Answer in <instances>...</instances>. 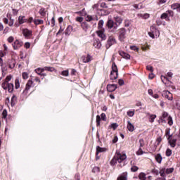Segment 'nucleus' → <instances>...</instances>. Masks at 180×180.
I'll list each match as a JSON object with an SVG mask.
<instances>
[{
  "label": "nucleus",
  "instance_id": "nucleus-1",
  "mask_svg": "<svg viewBox=\"0 0 180 180\" xmlns=\"http://www.w3.org/2000/svg\"><path fill=\"white\" fill-rule=\"evenodd\" d=\"M115 21V22L113 21V20H108V29H115V30H116L119 26H120V25H122V22H123V18H122V17L120 16H115L114 17Z\"/></svg>",
  "mask_w": 180,
  "mask_h": 180
},
{
  "label": "nucleus",
  "instance_id": "nucleus-2",
  "mask_svg": "<svg viewBox=\"0 0 180 180\" xmlns=\"http://www.w3.org/2000/svg\"><path fill=\"white\" fill-rule=\"evenodd\" d=\"M119 77V70L117 69V66L116 63H113L112 64V70L110 72V78L111 80L117 79Z\"/></svg>",
  "mask_w": 180,
  "mask_h": 180
},
{
  "label": "nucleus",
  "instance_id": "nucleus-3",
  "mask_svg": "<svg viewBox=\"0 0 180 180\" xmlns=\"http://www.w3.org/2000/svg\"><path fill=\"white\" fill-rule=\"evenodd\" d=\"M148 34L151 39H157L160 37V31L155 28L154 26L150 27V31L148 32Z\"/></svg>",
  "mask_w": 180,
  "mask_h": 180
},
{
  "label": "nucleus",
  "instance_id": "nucleus-4",
  "mask_svg": "<svg viewBox=\"0 0 180 180\" xmlns=\"http://www.w3.org/2000/svg\"><path fill=\"white\" fill-rule=\"evenodd\" d=\"M127 37V31L124 28H120L118 30V39L120 41H123Z\"/></svg>",
  "mask_w": 180,
  "mask_h": 180
},
{
  "label": "nucleus",
  "instance_id": "nucleus-5",
  "mask_svg": "<svg viewBox=\"0 0 180 180\" xmlns=\"http://www.w3.org/2000/svg\"><path fill=\"white\" fill-rule=\"evenodd\" d=\"M33 86H34V83H33V81L30 79L28 80L23 91V94L27 95L29 94V91H30V88H33Z\"/></svg>",
  "mask_w": 180,
  "mask_h": 180
},
{
  "label": "nucleus",
  "instance_id": "nucleus-6",
  "mask_svg": "<svg viewBox=\"0 0 180 180\" xmlns=\"http://www.w3.org/2000/svg\"><path fill=\"white\" fill-rule=\"evenodd\" d=\"M1 86L4 89H8V92H13V84L4 82L1 84Z\"/></svg>",
  "mask_w": 180,
  "mask_h": 180
},
{
  "label": "nucleus",
  "instance_id": "nucleus-7",
  "mask_svg": "<svg viewBox=\"0 0 180 180\" xmlns=\"http://www.w3.org/2000/svg\"><path fill=\"white\" fill-rule=\"evenodd\" d=\"M115 157L117 160V162L120 164V162H123L126 158H127V156L124 153H116Z\"/></svg>",
  "mask_w": 180,
  "mask_h": 180
},
{
  "label": "nucleus",
  "instance_id": "nucleus-8",
  "mask_svg": "<svg viewBox=\"0 0 180 180\" xmlns=\"http://www.w3.org/2000/svg\"><path fill=\"white\" fill-rule=\"evenodd\" d=\"M169 16H174V12L172 11H168L161 15V19H165V20H169Z\"/></svg>",
  "mask_w": 180,
  "mask_h": 180
},
{
  "label": "nucleus",
  "instance_id": "nucleus-9",
  "mask_svg": "<svg viewBox=\"0 0 180 180\" xmlns=\"http://www.w3.org/2000/svg\"><path fill=\"white\" fill-rule=\"evenodd\" d=\"M113 44H116V39L114 37H109L107 41L106 48L109 49Z\"/></svg>",
  "mask_w": 180,
  "mask_h": 180
},
{
  "label": "nucleus",
  "instance_id": "nucleus-10",
  "mask_svg": "<svg viewBox=\"0 0 180 180\" xmlns=\"http://www.w3.org/2000/svg\"><path fill=\"white\" fill-rule=\"evenodd\" d=\"M12 46L14 50H19L23 46V42L17 39L13 43Z\"/></svg>",
  "mask_w": 180,
  "mask_h": 180
},
{
  "label": "nucleus",
  "instance_id": "nucleus-11",
  "mask_svg": "<svg viewBox=\"0 0 180 180\" xmlns=\"http://www.w3.org/2000/svg\"><path fill=\"white\" fill-rule=\"evenodd\" d=\"M162 96L168 99V101H172V94L169 91H163L162 93Z\"/></svg>",
  "mask_w": 180,
  "mask_h": 180
},
{
  "label": "nucleus",
  "instance_id": "nucleus-12",
  "mask_svg": "<svg viewBox=\"0 0 180 180\" xmlns=\"http://www.w3.org/2000/svg\"><path fill=\"white\" fill-rule=\"evenodd\" d=\"M172 172H174V167L164 169L163 170L160 171V175H161V176H164V173H165V174H172Z\"/></svg>",
  "mask_w": 180,
  "mask_h": 180
},
{
  "label": "nucleus",
  "instance_id": "nucleus-13",
  "mask_svg": "<svg viewBox=\"0 0 180 180\" xmlns=\"http://www.w3.org/2000/svg\"><path fill=\"white\" fill-rule=\"evenodd\" d=\"M117 89V84H108L107 85V91L108 92H115Z\"/></svg>",
  "mask_w": 180,
  "mask_h": 180
},
{
  "label": "nucleus",
  "instance_id": "nucleus-14",
  "mask_svg": "<svg viewBox=\"0 0 180 180\" xmlns=\"http://www.w3.org/2000/svg\"><path fill=\"white\" fill-rule=\"evenodd\" d=\"M93 46L95 49H101V47H102V44L99 39H94Z\"/></svg>",
  "mask_w": 180,
  "mask_h": 180
},
{
  "label": "nucleus",
  "instance_id": "nucleus-15",
  "mask_svg": "<svg viewBox=\"0 0 180 180\" xmlns=\"http://www.w3.org/2000/svg\"><path fill=\"white\" fill-rule=\"evenodd\" d=\"M168 141H169V143L170 144L171 147L174 148L176 146V139H172V136H169Z\"/></svg>",
  "mask_w": 180,
  "mask_h": 180
},
{
  "label": "nucleus",
  "instance_id": "nucleus-16",
  "mask_svg": "<svg viewBox=\"0 0 180 180\" xmlns=\"http://www.w3.org/2000/svg\"><path fill=\"white\" fill-rule=\"evenodd\" d=\"M172 9H173L174 11H176V12L180 13V4L179 3H175L173 4L171 6Z\"/></svg>",
  "mask_w": 180,
  "mask_h": 180
},
{
  "label": "nucleus",
  "instance_id": "nucleus-17",
  "mask_svg": "<svg viewBox=\"0 0 180 180\" xmlns=\"http://www.w3.org/2000/svg\"><path fill=\"white\" fill-rule=\"evenodd\" d=\"M97 34L98 37L102 39V40H106V35L105 34V32H103V30L97 31Z\"/></svg>",
  "mask_w": 180,
  "mask_h": 180
},
{
  "label": "nucleus",
  "instance_id": "nucleus-18",
  "mask_svg": "<svg viewBox=\"0 0 180 180\" xmlns=\"http://www.w3.org/2000/svg\"><path fill=\"white\" fill-rule=\"evenodd\" d=\"M82 61H83V63H89V61H91L92 57H91L89 55H86V56H82Z\"/></svg>",
  "mask_w": 180,
  "mask_h": 180
},
{
  "label": "nucleus",
  "instance_id": "nucleus-19",
  "mask_svg": "<svg viewBox=\"0 0 180 180\" xmlns=\"http://www.w3.org/2000/svg\"><path fill=\"white\" fill-rule=\"evenodd\" d=\"M131 9H143V4L142 3H139V4H133L132 5H131Z\"/></svg>",
  "mask_w": 180,
  "mask_h": 180
},
{
  "label": "nucleus",
  "instance_id": "nucleus-20",
  "mask_svg": "<svg viewBox=\"0 0 180 180\" xmlns=\"http://www.w3.org/2000/svg\"><path fill=\"white\" fill-rule=\"evenodd\" d=\"M120 56L123 57V58H126V60H130V55L129 53H125L124 51H120L119 52Z\"/></svg>",
  "mask_w": 180,
  "mask_h": 180
},
{
  "label": "nucleus",
  "instance_id": "nucleus-21",
  "mask_svg": "<svg viewBox=\"0 0 180 180\" xmlns=\"http://www.w3.org/2000/svg\"><path fill=\"white\" fill-rule=\"evenodd\" d=\"M19 25H23V23H26L27 22V19L25 16H19L18 17Z\"/></svg>",
  "mask_w": 180,
  "mask_h": 180
},
{
  "label": "nucleus",
  "instance_id": "nucleus-22",
  "mask_svg": "<svg viewBox=\"0 0 180 180\" xmlns=\"http://www.w3.org/2000/svg\"><path fill=\"white\" fill-rule=\"evenodd\" d=\"M161 80L162 82H163V84H165V85H166L167 86H168V84H171V82H169L168 78H167V77L165 76H161Z\"/></svg>",
  "mask_w": 180,
  "mask_h": 180
},
{
  "label": "nucleus",
  "instance_id": "nucleus-23",
  "mask_svg": "<svg viewBox=\"0 0 180 180\" xmlns=\"http://www.w3.org/2000/svg\"><path fill=\"white\" fill-rule=\"evenodd\" d=\"M72 29H73L72 26L71 25L68 26V27L65 31V36H70L71 34V32H72Z\"/></svg>",
  "mask_w": 180,
  "mask_h": 180
},
{
  "label": "nucleus",
  "instance_id": "nucleus-24",
  "mask_svg": "<svg viewBox=\"0 0 180 180\" xmlns=\"http://www.w3.org/2000/svg\"><path fill=\"white\" fill-rule=\"evenodd\" d=\"M129 131H134V125L131 124L130 121L127 122V126Z\"/></svg>",
  "mask_w": 180,
  "mask_h": 180
},
{
  "label": "nucleus",
  "instance_id": "nucleus-25",
  "mask_svg": "<svg viewBox=\"0 0 180 180\" xmlns=\"http://www.w3.org/2000/svg\"><path fill=\"white\" fill-rule=\"evenodd\" d=\"M22 34L25 37H29V36H32V31L29 30L28 29H25L22 31Z\"/></svg>",
  "mask_w": 180,
  "mask_h": 180
},
{
  "label": "nucleus",
  "instance_id": "nucleus-26",
  "mask_svg": "<svg viewBox=\"0 0 180 180\" xmlns=\"http://www.w3.org/2000/svg\"><path fill=\"white\" fill-rule=\"evenodd\" d=\"M105 151H106V148L97 146L96 153V157H98V154H99V153H105Z\"/></svg>",
  "mask_w": 180,
  "mask_h": 180
},
{
  "label": "nucleus",
  "instance_id": "nucleus-27",
  "mask_svg": "<svg viewBox=\"0 0 180 180\" xmlns=\"http://www.w3.org/2000/svg\"><path fill=\"white\" fill-rule=\"evenodd\" d=\"M81 26L84 32H87L88 29H89V25L86 22H82Z\"/></svg>",
  "mask_w": 180,
  "mask_h": 180
},
{
  "label": "nucleus",
  "instance_id": "nucleus-28",
  "mask_svg": "<svg viewBox=\"0 0 180 180\" xmlns=\"http://www.w3.org/2000/svg\"><path fill=\"white\" fill-rule=\"evenodd\" d=\"M157 117L156 115L148 114V120L150 123H154V120Z\"/></svg>",
  "mask_w": 180,
  "mask_h": 180
},
{
  "label": "nucleus",
  "instance_id": "nucleus-29",
  "mask_svg": "<svg viewBox=\"0 0 180 180\" xmlns=\"http://www.w3.org/2000/svg\"><path fill=\"white\" fill-rule=\"evenodd\" d=\"M155 158L158 164H161V162H162V156H161V154L155 155Z\"/></svg>",
  "mask_w": 180,
  "mask_h": 180
},
{
  "label": "nucleus",
  "instance_id": "nucleus-30",
  "mask_svg": "<svg viewBox=\"0 0 180 180\" xmlns=\"http://www.w3.org/2000/svg\"><path fill=\"white\" fill-rule=\"evenodd\" d=\"M117 180H127V173H122L121 175L119 176Z\"/></svg>",
  "mask_w": 180,
  "mask_h": 180
},
{
  "label": "nucleus",
  "instance_id": "nucleus-31",
  "mask_svg": "<svg viewBox=\"0 0 180 180\" xmlns=\"http://www.w3.org/2000/svg\"><path fill=\"white\" fill-rule=\"evenodd\" d=\"M35 72L38 75H41L42 72H44V68H38L37 69H35Z\"/></svg>",
  "mask_w": 180,
  "mask_h": 180
},
{
  "label": "nucleus",
  "instance_id": "nucleus-32",
  "mask_svg": "<svg viewBox=\"0 0 180 180\" xmlns=\"http://www.w3.org/2000/svg\"><path fill=\"white\" fill-rule=\"evenodd\" d=\"M34 23L37 26L39 25H43V23H44V21L40 19H35L34 20Z\"/></svg>",
  "mask_w": 180,
  "mask_h": 180
},
{
  "label": "nucleus",
  "instance_id": "nucleus-33",
  "mask_svg": "<svg viewBox=\"0 0 180 180\" xmlns=\"http://www.w3.org/2000/svg\"><path fill=\"white\" fill-rule=\"evenodd\" d=\"M110 164V165H112V167H113L115 164H117V158H116V155H115V156L112 158V159L111 160Z\"/></svg>",
  "mask_w": 180,
  "mask_h": 180
},
{
  "label": "nucleus",
  "instance_id": "nucleus-34",
  "mask_svg": "<svg viewBox=\"0 0 180 180\" xmlns=\"http://www.w3.org/2000/svg\"><path fill=\"white\" fill-rule=\"evenodd\" d=\"M17 97L16 96L13 95L11 98V106H13L14 105H15L16 103V101H17Z\"/></svg>",
  "mask_w": 180,
  "mask_h": 180
},
{
  "label": "nucleus",
  "instance_id": "nucleus-35",
  "mask_svg": "<svg viewBox=\"0 0 180 180\" xmlns=\"http://www.w3.org/2000/svg\"><path fill=\"white\" fill-rule=\"evenodd\" d=\"M139 18H142V19H148L150 18V14L145 13V14H138Z\"/></svg>",
  "mask_w": 180,
  "mask_h": 180
},
{
  "label": "nucleus",
  "instance_id": "nucleus-36",
  "mask_svg": "<svg viewBox=\"0 0 180 180\" xmlns=\"http://www.w3.org/2000/svg\"><path fill=\"white\" fill-rule=\"evenodd\" d=\"M15 89H19V88H20V83H19V79H15Z\"/></svg>",
  "mask_w": 180,
  "mask_h": 180
},
{
  "label": "nucleus",
  "instance_id": "nucleus-37",
  "mask_svg": "<svg viewBox=\"0 0 180 180\" xmlns=\"http://www.w3.org/2000/svg\"><path fill=\"white\" fill-rule=\"evenodd\" d=\"M109 127L113 130H116L117 127H119V124H117V123H112L109 126Z\"/></svg>",
  "mask_w": 180,
  "mask_h": 180
},
{
  "label": "nucleus",
  "instance_id": "nucleus-38",
  "mask_svg": "<svg viewBox=\"0 0 180 180\" xmlns=\"http://www.w3.org/2000/svg\"><path fill=\"white\" fill-rule=\"evenodd\" d=\"M0 66L1 67L2 72H5L6 71V68H4V60L0 58Z\"/></svg>",
  "mask_w": 180,
  "mask_h": 180
},
{
  "label": "nucleus",
  "instance_id": "nucleus-39",
  "mask_svg": "<svg viewBox=\"0 0 180 180\" xmlns=\"http://www.w3.org/2000/svg\"><path fill=\"white\" fill-rule=\"evenodd\" d=\"M127 114L129 117H133L134 116V110L127 111Z\"/></svg>",
  "mask_w": 180,
  "mask_h": 180
},
{
  "label": "nucleus",
  "instance_id": "nucleus-40",
  "mask_svg": "<svg viewBox=\"0 0 180 180\" xmlns=\"http://www.w3.org/2000/svg\"><path fill=\"white\" fill-rule=\"evenodd\" d=\"M44 71H50L51 72H53V71H55L56 69H54V68L52 67H45L44 68Z\"/></svg>",
  "mask_w": 180,
  "mask_h": 180
},
{
  "label": "nucleus",
  "instance_id": "nucleus-41",
  "mask_svg": "<svg viewBox=\"0 0 180 180\" xmlns=\"http://www.w3.org/2000/svg\"><path fill=\"white\" fill-rule=\"evenodd\" d=\"M167 123L169 124V126H172V124H174V121L172 120V117L171 116H169L167 118Z\"/></svg>",
  "mask_w": 180,
  "mask_h": 180
},
{
  "label": "nucleus",
  "instance_id": "nucleus-42",
  "mask_svg": "<svg viewBox=\"0 0 180 180\" xmlns=\"http://www.w3.org/2000/svg\"><path fill=\"white\" fill-rule=\"evenodd\" d=\"M39 13L41 15V16H44L46 15V9L44 8H41L39 11Z\"/></svg>",
  "mask_w": 180,
  "mask_h": 180
},
{
  "label": "nucleus",
  "instance_id": "nucleus-43",
  "mask_svg": "<svg viewBox=\"0 0 180 180\" xmlns=\"http://www.w3.org/2000/svg\"><path fill=\"white\" fill-rule=\"evenodd\" d=\"M139 178L140 180H147L146 179V174L144 173H141L139 175Z\"/></svg>",
  "mask_w": 180,
  "mask_h": 180
},
{
  "label": "nucleus",
  "instance_id": "nucleus-44",
  "mask_svg": "<svg viewBox=\"0 0 180 180\" xmlns=\"http://www.w3.org/2000/svg\"><path fill=\"white\" fill-rule=\"evenodd\" d=\"M166 155L167 157H171V155H172V150L169 148H167L166 150Z\"/></svg>",
  "mask_w": 180,
  "mask_h": 180
},
{
  "label": "nucleus",
  "instance_id": "nucleus-45",
  "mask_svg": "<svg viewBox=\"0 0 180 180\" xmlns=\"http://www.w3.org/2000/svg\"><path fill=\"white\" fill-rule=\"evenodd\" d=\"M168 117V112H163L162 115V121L164 122V119H167Z\"/></svg>",
  "mask_w": 180,
  "mask_h": 180
},
{
  "label": "nucleus",
  "instance_id": "nucleus-46",
  "mask_svg": "<svg viewBox=\"0 0 180 180\" xmlns=\"http://www.w3.org/2000/svg\"><path fill=\"white\" fill-rule=\"evenodd\" d=\"M7 116H8V111L6 110H4L2 112L3 119H6Z\"/></svg>",
  "mask_w": 180,
  "mask_h": 180
},
{
  "label": "nucleus",
  "instance_id": "nucleus-47",
  "mask_svg": "<svg viewBox=\"0 0 180 180\" xmlns=\"http://www.w3.org/2000/svg\"><path fill=\"white\" fill-rule=\"evenodd\" d=\"M143 154H144V152L143 151V149H141V148H139V149L136 152V155H143Z\"/></svg>",
  "mask_w": 180,
  "mask_h": 180
},
{
  "label": "nucleus",
  "instance_id": "nucleus-48",
  "mask_svg": "<svg viewBox=\"0 0 180 180\" xmlns=\"http://www.w3.org/2000/svg\"><path fill=\"white\" fill-rule=\"evenodd\" d=\"M15 25V20H13L12 18H10V22H8V26L12 27Z\"/></svg>",
  "mask_w": 180,
  "mask_h": 180
},
{
  "label": "nucleus",
  "instance_id": "nucleus-49",
  "mask_svg": "<svg viewBox=\"0 0 180 180\" xmlns=\"http://www.w3.org/2000/svg\"><path fill=\"white\" fill-rule=\"evenodd\" d=\"M103 20H101L99 22H98V29H102V27H103Z\"/></svg>",
  "mask_w": 180,
  "mask_h": 180
},
{
  "label": "nucleus",
  "instance_id": "nucleus-50",
  "mask_svg": "<svg viewBox=\"0 0 180 180\" xmlns=\"http://www.w3.org/2000/svg\"><path fill=\"white\" fill-rule=\"evenodd\" d=\"M96 123L97 126H101V116L99 115L96 116Z\"/></svg>",
  "mask_w": 180,
  "mask_h": 180
},
{
  "label": "nucleus",
  "instance_id": "nucleus-51",
  "mask_svg": "<svg viewBox=\"0 0 180 180\" xmlns=\"http://www.w3.org/2000/svg\"><path fill=\"white\" fill-rule=\"evenodd\" d=\"M22 78L23 79H27L29 78V74L26 72H22Z\"/></svg>",
  "mask_w": 180,
  "mask_h": 180
},
{
  "label": "nucleus",
  "instance_id": "nucleus-52",
  "mask_svg": "<svg viewBox=\"0 0 180 180\" xmlns=\"http://www.w3.org/2000/svg\"><path fill=\"white\" fill-rule=\"evenodd\" d=\"M131 171H132V172H136L139 171V167L137 166H132L131 167Z\"/></svg>",
  "mask_w": 180,
  "mask_h": 180
},
{
  "label": "nucleus",
  "instance_id": "nucleus-53",
  "mask_svg": "<svg viewBox=\"0 0 180 180\" xmlns=\"http://www.w3.org/2000/svg\"><path fill=\"white\" fill-rule=\"evenodd\" d=\"M93 172H94V174H96L98 172H99L100 169L98 167H94L92 169Z\"/></svg>",
  "mask_w": 180,
  "mask_h": 180
},
{
  "label": "nucleus",
  "instance_id": "nucleus-54",
  "mask_svg": "<svg viewBox=\"0 0 180 180\" xmlns=\"http://www.w3.org/2000/svg\"><path fill=\"white\" fill-rule=\"evenodd\" d=\"M146 70H148V71H150V72H154V69L153 68V66H151V65L146 66Z\"/></svg>",
  "mask_w": 180,
  "mask_h": 180
},
{
  "label": "nucleus",
  "instance_id": "nucleus-55",
  "mask_svg": "<svg viewBox=\"0 0 180 180\" xmlns=\"http://www.w3.org/2000/svg\"><path fill=\"white\" fill-rule=\"evenodd\" d=\"M101 120H103L104 122H106V114L102 113L101 115Z\"/></svg>",
  "mask_w": 180,
  "mask_h": 180
},
{
  "label": "nucleus",
  "instance_id": "nucleus-56",
  "mask_svg": "<svg viewBox=\"0 0 180 180\" xmlns=\"http://www.w3.org/2000/svg\"><path fill=\"white\" fill-rule=\"evenodd\" d=\"M84 21V18L82 17H77L76 22H79L80 23Z\"/></svg>",
  "mask_w": 180,
  "mask_h": 180
},
{
  "label": "nucleus",
  "instance_id": "nucleus-57",
  "mask_svg": "<svg viewBox=\"0 0 180 180\" xmlns=\"http://www.w3.org/2000/svg\"><path fill=\"white\" fill-rule=\"evenodd\" d=\"M131 50H134V51H139V48L136 46H130Z\"/></svg>",
  "mask_w": 180,
  "mask_h": 180
},
{
  "label": "nucleus",
  "instance_id": "nucleus-58",
  "mask_svg": "<svg viewBox=\"0 0 180 180\" xmlns=\"http://www.w3.org/2000/svg\"><path fill=\"white\" fill-rule=\"evenodd\" d=\"M32 22H34V20H33L32 17H30L27 20L26 23H32Z\"/></svg>",
  "mask_w": 180,
  "mask_h": 180
},
{
  "label": "nucleus",
  "instance_id": "nucleus-59",
  "mask_svg": "<svg viewBox=\"0 0 180 180\" xmlns=\"http://www.w3.org/2000/svg\"><path fill=\"white\" fill-rule=\"evenodd\" d=\"M118 84H119V85H120V86H122V85H124V81L123 79H120L118 80Z\"/></svg>",
  "mask_w": 180,
  "mask_h": 180
},
{
  "label": "nucleus",
  "instance_id": "nucleus-60",
  "mask_svg": "<svg viewBox=\"0 0 180 180\" xmlns=\"http://www.w3.org/2000/svg\"><path fill=\"white\" fill-rule=\"evenodd\" d=\"M14 40L13 37L11 36L7 39V41H8V43H12Z\"/></svg>",
  "mask_w": 180,
  "mask_h": 180
},
{
  "label": "nucleus",
  "instance_id": "nucleus-61",
  "mask_svg": "<svg viewBox=\"0 0 180 180\" xmlns=\"http://www.w3.org/2000/svg\"><path fill=\"white\" fill-rule=\"evenodd\" d=\"M62 75H63V77H68V70H64L62 72Z\"/></svg>",
  "mask_w": 180,
  "mask_h": 180
},
{
  "label": "nucleus",
  "instance_id": "nucleus-62",
  "mask_svg": "<svg viewBox=\"0 0 180 180\" xmlns=\"http://www.w3.org/2000/svg\"><path fill=\"white\" fill-rule=\"evenodd\" d=\"M24 47L25 49H30V42H25V45H24Z\"/></svg>",
  "mask_w": 180,
  "mask_h": 180
},
{
  "label": "nucleus",
  "instance_id": "nucleus-63",
  "mask_svg": "<svg viewBox=\"0 0 180 180\" xmlns=\"http://www.w3.org/2000/svg\"><path fill=\"white\" fill-rule=\"evenodd\" d=\"M139 144H140V147H144V140L143 139H140L139 140Z\"/></svg>",
  "mask_w": 180,
  "mask_h": 180
},
{
  "label": "nucleus",
  "instance_id": "nucleus-64",
  "mask_svg": "<svg viewBox=\"0 0 180 180\" xmlns=\"http://www.w3.org/2000/svg\"><path fill=\"white\" fill-rule=\"evenodd\" d=\"M86 22H91V20H92V16H91V15H87V16L86 17Z\"/></svg>",
  "mask_w": 180,
  "mask_h": 180
}]
</instances>
